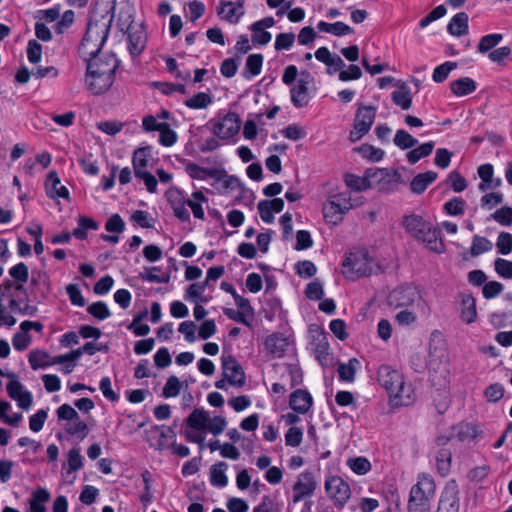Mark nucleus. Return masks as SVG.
Segmentation results:
<instances>
[{
    "label": "nucleus",
    "instance_id": "1",
    "mask_svg": "<svg viewBox=\"0 0 512 512\" xmlns=\"http://www.w3.org/2000/svg\"><path fill=\"white\" fill-rule=\"evenodd\" d=\"M227 425L224 416L212 414L204 408H195L186 419L184 437L186 441L203 447L208 433L218 436L225 431Z\"/></svg>",
    "mask_w": 512,
    "mask_h": 512
},
{
    "label": "nucleus",
    "instance_id": "2",
    "mask_svg": "<svg viewBox=\"0 0 512 512\" xmlns=\"http://www.w3.org/2000/svg\"><path fill=\"white\" fill-rule=\"evenodd\" d=\"M378 381L388 394L389 405L393 408L409 406L416 401L413 385L404 375L388 365L378 369Z\"/></svg>",
    "mask_w": 512,
    "mask_h": 512
},
{
    "label": "nucleus",
    "instance_id": "3",
    "mask_svg": "<svg viewBox=\"0 0 512 512\" xmlns=\"http://www.w3.org/2000/svg\"><path fill=\"white\" fill-rule=\"evenodd\" d=\"M86 62V88L95 95L107 92L113 85L118 59L115 55L106 53L102 54L100 58L90 59Z\"/></svg>",
    "mask_w": 512,
    "mask_h": 512
},
{
    "label": "nucleus",
    "instance_id": "4",
    "mask_svg": "<svg viewBox=\"0 0 512 512\" xmlns=\"http://www.w3.org/2000/svg\"><path fill=\"white\" fill-rule=\"evenodd\" d=\"M109 33V21L105 18L100 20H90L86 33L79 46V55L88 61L90 59L100 58L98 55L104 45Z\"/></svg>",
    "mask_w": 512,
    "mask_h": 512
},
{
    "label": "nucleus",
    "instance_id": "5",
    "mask_svg": "<svg viewBox=\"0 0 512 512\" xmlns=\"http://www.w3.org/2000/svg\"><path fill=\"white\" fill-rule=\"evenodd\" d=\"M374 263L368 253L363 250L349 252L342 263V274L345 278L355 280L373 272Z\"/></svg>",
    "mask_w": 512,
    "mask_h": 512
},
{
    "label": "nucleus",
    "instance_id": "6",
    "mask_svg": "<svg viewBox=\"0 0 512 512\" xmlns=\"http://www.w3.org/2000/svg\"><path fill=\"white\" fill-rule=\"evenodd\" d=\"M9 274L16 282L10 307L14 312H26L29 308V301L27 293L22 289V284L28 280V267L24 263H18L10 268Z\"/></svg>",
    "mask_w": 512,
    "mask_h": 512
},
{
    "label": "nucleus",
    "instance_id": "7",
    "mask_svg": "<svg viewBox=\"0 0 512 512\" xmlns=\"http://www.w3.org/2000/svg\"><path fill=\"white\" fill-rule=\"evenodd\" d=\"M213 134L220 140L234 142L241 127L240 117L235 112H228L210 120Z\"/></svg>",
    "mask_w": 512,
    "mask_h": 512
},
{
    "label": "nucleus",
    "instance_id": "8",
    "mask_svg": "<svg viewBox=\"0 0 512 512\" xmlns=\"http://www.w3.org/2000/svg\"><path fill=\"white\" fill-rule=\"evenodd\" d=\"M313 82L312 75L303 71L297 81L290 88V99L296 108L306 107L315 96V91L310 88Z\"/></svg>",
    "mask_w": 512,
    "mask_h": 512
},
{
    "label": "nucleus",
    "instance_id": "9",
    "mask_svg": "<svg viewBox=\"0 0 512 512\" xmlns=\"http://www.w3.org/2000/svg\"><path fill=\"white\" fill-rule=\"evenodd\" d=\"M447 364L448 354L446 342L441 333L433 332L428 344L427 365L431 369H438L441 366L446 368Z\"/></svg>",
    "mask_w": 512,
    "mask_h": 512
},
{
    "label": "nucleus",
    "instance_id": "10",
    "mask_svg": "<svg viewBox=\"0 0 512 512\" xmlns=\"http://www.w3.org/2000/svg\"><path fill=\"white\" fill-rule=\"evenodd\" d=\"M389 303L397 308H424L419 291L412 286L394 289L389 295Z\"/></svg>",
    "mask_w": 512,
    "mask_h": 512
},
{
    "label": "nucleus",
    "instance_id": "11",
    "mask_svg": "<svg viewBox=\"0 0 512 512\" xmlns=\"http://www.w3.org/2000/svg\"><path fill=\"white\" fill-rule=\"evenodd\" d=\"M376 108L373 106H359L357 109L353 129L350 131L349 139L352 142L359 141L366 135L374 123Z\"/></svg>",
    "mask_w": 512,
    "mask_h": 512
},
{
    "label": "nucleus",
    "instance_id": "12",
    "mask_svg": "<svg viewBox=\"0 0 512 512\" xmlns=\"http://www.w3.org/2000/svg\"><path fill=\"white\" fill-rule=\"evenodd\" d=\"M436 495V483L428 473H421L417 476L415 484L412 485L409 499L433 503Z\"/></svg>",
    "mask_w": 512,
    "mask_h": 512
},
{
    "label": "nucleus",
    "instance_id": "13",
    "mask_svg": "<svg viewBox=\"0 0 512 512\" xmlns=\"http://www.w3.org/2000/svg\"><path fill=\"white\" fill-rule=\"evenodd\" d=\"M325 491L336 507H343L351 496L349 484L339 476H330L326 479Z\"/></svg>",
    "mask_w": 512,
    "mask_h": 512
},
{
    "label": "nucleus",
    "instance_id": "14",
    "mask_svg": "<svg viewBox=\"0 0 512 512\" xmlns=\"http://www.w3.org/2000/svg\"><path fill=\"white\" fill-rule=\"evenodd\" d=\"M318 486L317 479L313 472H301L295 480L292 487L293 502L298 503L306 498L311 497Z\"/></svg>",
    "mask_w": 512,
    "mask_h": 512
},
{
    "label": "nucleus",
    "instance_id": "15",
    "mask_svg": "<svg viewBox=\"0 0 512 512\" xmlns=\"http://www.w3.org/2000/svg\"><path fill=\"white\" fill-rule=\"evenodd\" d=\"M368 178L372 188L380 191H388L398 182L400 174L396 170L387 168H371L368 169Z\"/></svg>",
    "mask_w": 512,
    "mask_h": 512
},
{
    "label": "nucleus",
    "instance_id": "16",
    "mask_svg": "<svg viewBox=\"0 0 512 512\" xmlns=\"http://www.w3.org/2000/svg\"><path fill=\"white\" fill-rule=\"evenodd\" d=\"M84 466V457L79 448H72L66 454V462L62 465V481L72 485L77 479L76 473Z\"/></svg>",
    "mask_w": 512,
    "mask_h": 512
},
{
    "label": "nucleus",
    "instance_id": "17",
    "mask_svg": "<svg viewBox=\"0 0 512 512\" xmlns=\"http://www.w3.org/2000/svg\"><path fill=\"white\" fill-rule=\"evenodd\" d=\"M264 347L273 358H281L294 350L292 340L280 333L269 335L264 341Z\"/></svg>",
    "mask_w": 512,
    "mask_h": 512
},
{
    "label": "nucleus",
    "instance_id": "18",
    "mask_svg": "<svg viewBox=\"0 0 512 512\" xmlns=\"http://www.w3.org/2000/svg\"><path fill=\"white\" fill-rule=\"evenodd\" d=\"M222 374L231 386L242 387L245 384V373L232 356L222 357Z\"/></svg>",
    "mask_w": 512,
    "mask_h": 512
},
{
    "label": "nucleus",
    "instance_id": "19",
    "mask_svg": "<svg viewBox=\"0 0 512 512\" xmlns=\"http://www.w3.org/2000/svg\"><path fill=\"white\" fill-rule=\"evenodd\" d=\"M275 25V19L271 16L262 18L250 25L251 40L255 46H266L272 40V34L267 31Z\"/></svg>",
    "mask_w": 512,
    "mask_h": 512
},
{
    "label": "nucleus",
    "instance_id": "20",
    "mask_svg": "<svg viewBox=\"0 0 512 512\" xmlns=\"http://www.w3.org/2000/svg\"><path fill=\"white\" fill-rule=\"evenodd\" d=\"M218 16L231 24H237L245 14L244 1H220L217 7Z\"/></svg>",
    "mask_w": 512,
    "mask_h": 512
},
{
    "label": "nucleus",
    "instance_id": "21",
    "mask_svg": "<svg viewBox=\"0 0 512 512\" xmlns=\"http://www.w3.org/2000/svg\"><path fill=\"white\" fill-rule=\"evenodd\" d=\"M151 146L137 148L132 155V166L134 173L149 171L157 163Z\"/></svg>",
    "mask_w": 512,
    "mask_h": 512
},
{
    "label": "nucleus",
    "instance_id": "22",
    "mask_svg": "<svg viewBox=\"0 0 512 512\" xmlns=\"http://www.w3.org/2000/svg\"><path fill=\"white\" fill-rule=\"evenodd\" d=\"M288 404L292 411L305 415L311 411L314 399L308 390L296 389L289 395Z\"/></svg>",
    "mask_w": 512,
    "mask_h": 512
},
{
    "label": "nucleus",
    "instance_id": "23",
    "mask_svg": "<svg viewBox=\"0 0 512 512\" xmlns=\"http://www.w3.org/2000/svg\"><path fill=\"white\" fill-rule=\"evenodd\" d=\"M210 185L219 194H228L240 188V181L237 177L228 175L224 170L217 168Z\"/></svg>",
    "mask_w": 512,
    "mask_h": 512
},
{
    "label": "nucleus",
    "instance_id": "24",
    "mask_svg": "<svg viewBox=\"0 0 512 512\" xmlns=\"http://www.w3.org/2000/svg\"><path fill=\"white\" fill-rule=\"evenodd\" d=\"M477 174L480 178L478 190L481 192L497 189L502 185V179L494 176V167L490 163L481 164L477 168Z\"/></svg>",
    "mask_w": 512,
    "mask_h": 512
},
{
    "label": "nucleus",
    "instance_id": "25",
    "mask_svg": "<svg viewBox=\"0 0 512 512\" xmlns=\"http://www.w3.org/2000/svg\"><path fill=\"white\" fill-rule=\"evenodd\" d=\"M10 377L11 380L6 387L9 397L16 401L20 408L29 409L31 405L30 392L14 376Z\"/></svg>",
    "mask_w": 512,
    "mask_h": 512
},
{
    "label": "nucleus",
    "instance_id": "26",
    "mask_svg": "<svg viewBox=\"0 0 512 512\" xmlns=\"http://www.w3.org/2000/svg\"><path fill=\"white\" fill-rule=\"evenodd\" d=\"M168 201L171 205L174 215L181 221H188L190 213L187 209V199L179 189H171L167 193Z\"/></svg>",
    "mask_w": 512,
    "mask_h": 512
},
{
    "label": "nucleus",
    "instance_id": "27",
    "mask_svg": "<svg viewBox=\"0 0 512 512\" xmlns=\"http://www.w3.org/2000/svg\"><path fill=\"white\" fill-rule=\"evenodd\" d=\"M284 208V200L282 198H273L271 200L260 201L257 210L261 220L267 224L274 222V215L280 213Z\"/></svg>",
    "mask_w": 512,
    "mask_h": 512
},
{
    "label": "nucleus",
    "instance_id": "28",
    "mask_svg": "<svg viewBox=\"0 0 512 512\" xmlns=\"http://www.w3.org/2000/svg\"><path fill=\"white\" fill-rule=\"evenodd\" d=\"M44 185L45 191L50 198L69 200V191L61 184L60 178L55 171L48 173Z\"/></svg>",
    "mask_w": 512,
    "mask_h": 512
},
{
    "label": "nucleus",
    "instance_id": "29",
    "mask_svg": "<svg viewBox=\"0 0 512 512\" xmlns=\"http://www.w3.org/2000/svg\"><path fill=\"white\" fill-rule=\"evenodd\" d=\"M207 287L209 286L204 281L194 282L185 289L183 297L190 303L210 302L212 296L205 294Z\"/></svg>",
    "mask_w": 512,
    "mask_h": 512
},
{
    "label": "nucleus",
    "instance_id": "30",
    "mask_svg": "<svg viewBox=\"0 0 512 512\" xmlns=\"http://www.w3.org/2000/svg\"><path fill=\"white\" fill-rule=\"evenodd\" d=\"M330 198L336 202V205L341 208L344 214L353 208L361 206L364 202L363 197H353L352 193L347 191L331 195Z\"/></svg>",
    "mask_w": 512,
    "mask_h": 512
},
{
    "label": "nucleus",
    "instance_id": "31",
    "mask_svg": "<svg viewBox=\"0 0 512 512\" xmlns=\"http://www.w3.org/2000/svg\"><path fill=\"white\" fill-rule=\"evenodd\" d=\"M458 492L454 488H446L441 495L438 512H459Z\"/></svg>",
    "mask_w": 512,
    "mask_h": 512
},
{
    "label": "nucleus",
    "instance_id": "32",
    "mask_svg": "<svg viewBox=\"0 0 512 512\" xmlns=\"http://www.w3.org/2000/svg\"><path fill=\"white\" fill-rule=\"evenodd\" d=\"M146 44V33L142 28H130L128 31V49L132 56H138Z\"/></svg>",
    "mask_w": 512,
    "mask_h": 512
},
{
    "label": "nucleus",
    "instance_id": "33",
    "mask_svg": "<svg viewBox=\"0 0 512 512\" xmlns=\"http://www.w3.org/2000/svg\"><path fill=\"white\" fill-rule=\"evenodd\" d=\"M322 214L325 222L332 226L340 224L345 215L341 208H339V206L336 205V202L333 201L330 197L322 206Z\"/></svg>",
    "mask_w": 512,
    "mask_h": 512
},
{
    "label": "nucleus",
    "instance_id": "34",
    "mask_svg": "<svg viewBox=\"0 0 512 512\" xmlns=\"http://www.w3.org/2000/svg\"><path fill=\"white\" fill-rule=\"evenodd\" d=\"M479 435L478 428L470 423H460L453 428L452 436L466 444L472 443Z\"/></svg>",
    "mask_w": 512,
    "mask_h": 512
},
{
    "label": "nucleus",
    "instance_id": "35",
    "mask_svg": "<svg viewBox=\"0 0 512 512\" xmlns=\"http://www.w3.org/2000/svg\"><path fill=\"white\" fill-rule=\"evenodd\" d=\"M468 15L465 12L455 14L447 25V31L455 37H461L468 33Z\"/></svg>",
    "mask_w": 512,
    "mask_h": 512
},
{
    "label": "nucleus",
    "instance_id": "36",
    "mask_svg": "<svg viewBox=\"0 0 512 512\" xmlns=\"http://www.w3.org/2000/svg\"><path fill=\"white\" fill-rule=\"evenodd\" d=\"M403 223L405 229L417 239H419V237L425 233V230H427L431 225L430 222L417 215H409L405 217Z\"/></svg>",
    "mask_w": 512,
    "mask_h": 512
},
{
    "label": "nucleus",
    "instance_id": "37",
    "mask_svg": "<svg viewBox=\"0 0 512 512\" xmlns=\"http://www.w3.org/2000/svg\"><path fill=\"white\" fill-rule=\"evenodd\" d=\"M217 168L202 167L198 164L189 162L185 166L186 173L194 180L212 181Z\"/></svg>",
    "mask_w": 512,
    "mask_h": 512
},
{
    "label": "nucleus",
    "instance_id": "38",
    "mask_svg": "<svg viewBox=\"0 0 512 512\" xmlns=\"http://www.w3.org/2000/svg\"><path fill=\"white\" fill-rule=\"evenodd\" d=\"M360 367L361 364L357 358H351L346 363H340L337 369L339 380L348 383L354 382L356 371Z\"/></svg>",
    "mask_w": 512,
    "mask_h": 512
},
{
    "label": "nucleus",
    "instance_id": "39",
    "mask_svg": "<svg viewBox=\"0 0 512 512\" xmlns=\"http://www.w3.org/2000/svg\"><path fill=\"white\" fill-rule=\"evenodd\" d=\"M345 185L352 191L363 192L371 189V185L368 178V169L365 171L363 176H359L353 173H347L344 176Z\"/></svg>",
    "mask_w": 512,
    "mask_h": 512
},
{
    "label": "nucleus",
    "instance_id": "40",
    "mask_svg": "<svg viewBox=\"0 0 512 512\" xmlns=\"http://www.w3.org/2000/svg\"><path fill=\"white\" fill-rule=\"evenodd\" d=\"M317 29L320 32L328 33L337 37L349 35L353 32V29L349 25L341 21L334 23L319 21L317 23Z\"/></svg>",
    "mask_w": 512,
    "mask_h": 512
},
{
    "label": "nucleus",
    "instance_id": "41",
    "mask_svg": "<svg viewBox=\"0 0 512 512\" xmlns=\"http://www.w3.org/2000/svg\"><path fill=\"white\" fill-rule=\"evenodd\" d=\"M477 318L476 301L470 294H464L461 299V319L467 323H473Z\"/></svg>",
    "mask_w": 512,
    "mask_h": 512
},
{
    "label": "nucleus",
    "instance_id": "42",
    "mask_svg": "<svg viewBox=\"0 0 512 512\" xmlns=\"http://www.w3.org/2000/svg\"><path fill=\"white\" fill-rule=\"evenodd\" d=\"M419 240L424 242L426 244V247L435 253H442L444 251V244L439 239L437 230L433 227L431 224L430 227L425 230V233H423Z\"/></svg>",
    "mask_w": 512,
    "mask_h": 512
},
{
    "label": "nucleus",
    "instance_id": "43",
    "mask_svg": "<svg viewBox=\"0 0 512 512\" xmlns=\"http://www.w3.org/2000/svg\"><path fill=\"white\" fill-rule=\"evenodd\" d=\"M437 179V173L427 171L416 175L410 183V189L413 193L421 194L426 188Z\"/></svg>",
    "mask_w": 512,
    "mask_h": 512
},
{
    "label": "nucleus",
    "instance_id": "44",
    "mask_svg": "<svg viewBox=\"0 0 512 512\" xmlns=\"http://www.w3.org/2000/svg\"><path fill=\"white\" fill-rule=\"evenodd\" d=\"M282 382H284L289 388H293L299 385L303 380V374L298 364L291 363L285 365L284 372L281 376Z\"/></svg>",
    "mask_w": 512,
    "mask_h": 512
},
{
    "label": "nucleus",
    "instance_id": "45",
    "mask_svg": "<svg viewBox=\"0 0 512 512\" xmlns=\"http://www.w3.org/2000/svg\"><path fill=\"white\" fill-rule=\"evenodd\" d=\"M228 465L225 462L214 464L210 470V483L218 488H224L228 484L226 471Z\"/></svg>",
    "mask_w": 512,
    "mask_h": 512
},
{
    "label": "nucleus",
    "instance_id": "46",
    "mask_svg": "<svg viewBox=\"0 0 512 512\" xmlns=\"http://www.w3.org/2000/svg\"><path fill=\"white\" fill-rule=\"evenodd\" d=\"M355 151L363 159L372 163L380 162L385 156V151L383 149L368 143L362 144L361 146L357 147Z\"/></svg>",
    "mask_w": 512,
    "mask_h": 512
},
{
    "label": "nucleus",
    "instance_id": "47",
    "mask_svg": "<svg viewBox=\"0 0 512 512\" xmlns=\"http://www.w3.org/2000/svg\"><path fill=\"white\" fill-rule=\"evenodd\" d=\"M450 89L457 97H463L476 90V83L473 79L464 77L451 82Z\"/></svg>",
    "mask_w": 512,
    "mask_h": 512
},
{
    "label": "nucleus",
    "instance_id": "48",
    "mask_svg": "<svg viewBox=\"0 0 512 512\" xmlns=\"http://www.w3.org/2000/svg\"><path fill=\"white\" fill-rule=\"evenodd\" d=\"M64 431L69 436L82 441L88 435V426L80 419V417H77L76 419L65 423Z\"/></svg>",
    "mask_w": 512,
    "mask_h": 512
},
{
    "label": "nucleus",
    "instance_id": "49",
    "mask_svg": "<svg viewBox=\"0 0 512 512\" xmlns=\"http://www.w3.org/2000/svg\"><path fill=\"white\" fill-rule=\"evenodd\" d=\"M207 203V198L201 191H195L191 194L190 198L187 199V207H189L197 219H204L205 212L203 205Z\"/></svg>",
    "mask_w": 512,
    "mask_h": 512
},
{
    "label": "nucleus",
    "instance_id": "50",
    "mask_svg": "<svg viewBox=\"0 0 512 512\" xmlns=\"http://www.w3.org/2000/svg\"><path fill=\"white\" fill-rule=\"evenodd\" d=\"M32 329V322L24 321L20 325V332L16 333L12 339V344L15 350L23 351L29 345L30 338L28 332Z\"/></svg>",
    "mask_w": 512,
    "mask_h": 512
},
{
    "label": "nucleus",
    "instance_id": "51",
    "mask_svg": "<svg viewBox=\"0 0 512 512\" xmlns=\"http://www.w3.org/2000/svg\"><path fill=\"white\" fill-rule=\"evenodd\" d=\"M263 61L264 57L262 54L249 55L245 63L244 76L246 78L258 76L261 73Z\"/></svg>",
    "mask_w": 512,
    "mask_h": 512
},
{
    "label": "nucleus",
    "instance_id": "52",
    "mask_svg": "<svg viewBox=\"0 0 512 512\" xmlns=\"http://www.w3.org/2000/svg\"><path fill=\"white\" fill-rule=\"evenodd\" d=\"M346 465L356 475H366L372 469L371 462L364 456L350 457L346 461Z\"/></svg>",
    "mask_w": 512,
    "mask_h": 512
},
{
    "label": "nucleus",
    "instance_id": "53",
    "mask_svg": "<svg viewBox=\"0 0 512 512\" xmlns=\"http://www.w3.org/2000/svg\"><path fill=\"white\" fill-rule=\"evenodd\" d=\"M98 224L92 219L85 216H81L78 219V225L73 230L72 235L76 239H85L89 230H97Z\"/></svg>",
    "mask_w": 512,
    "mask_h": 512
},
{
    "label": "nucleus",
    "instance_id": "54",
    "mask_svg": "<svg viewBox=\"0 0 512 512\" xmlns=\"http://www.w3.org/2000/svg\"><path fill=\"white\" fill-rule=\"evenodd\" d=\"M504 201V194L500 191H486L480 199L482 208L491 210Z\"/></svg>",
    "mask_w": 512,
    "mask_h": 512
},
{
    "label": "nucleus",
    "instance_id": "55",
    "mask_svg": "<svg viewBox=\"0 0 512 512\" xmlns=\"http://www.w3.org/2000/svg\"><path fill=\"white\" fill-rule=\"evenodd\" d=\"M213 100L210 94L199 92L191 98L185 100V105L190 109H205L212 104Z\"/></svg>",
    "mask_w": 512,
    "mask_h": 512
},
{
    "label": "nucleus",
    "instance_id": "56",
    "mask_svg": "<svg viewBox=\"0 0 512 512\" xmlns=\"http://www.w3.org/2000/svg\"><path fill=\"white\" fill-rule=\"evenodd\" d=\"M434 143L426 142L407 153V160L411 164L417 163L420 159L430 155L433 151Z\"/></svg>",
    "mask_w": 512,
    "mask_h": 512
},
{
    "label": "nucleus",
    "instance_id": "57",
    "mask_svg": "<svg viewBox=\"0 0 512 512\" xmlns=\"http://www.w3.org/2000/svg\"><path fill=\"white\" fill-rule=\"evenodd\" d=\"M11 404L7 401L0 400V420L10 426H17L22 419V415L18 413L9 414Z\"/></svg>",
    "mask_w": 512,
    "mask_h": 512
},
{
    "label": "nucleus",
    "instance_id": "58",
    "mask_svg": "<svg viewBox=\"0 0 512 512\" xmlns=\"http://www.w3.org/2000/svg\"><path fill=\"white\" fill-rule=\"evenodd\" d=\"M392 99L396 105L407 110L412 105V97L409 88L402 86L392 93Z\"/></svg>",
    "mask_w": 512,
    "mask_h": 512
},
{
    "label": "nucleus",
    "instance_id": "59",
    "mask_svg": "<svg viewBox=\"0 0 512 512\" xmlns=\"http://www.w3.org/2000/svg\"><path fill=\"white\" fill-rule=\"evenodd\" d=\"M503 40V35L500 33H491L481 37L478 43V51L482 54L490 51Z\"/></svg>",
    "mask_w": 512,
    "mask_h": 512
},
{
    "label": "nucleus",
    "instance_id": "60",
    "mask_svg": "<svg viewBox=\"0 0 512 512\" xmlns=\"http://www.w3.org/2000/svg\"><path fill=\"white\" fill-rule=\"evenodd\" d=\"M493 248V243L485 237L474 236L470 248L472 256H478L483 253L489 252Z\"/></svg>",
    "mask_w": 512,
    "mask_h": 512
},
{
    "label": "nucleus",
    "instance_id": "61",
    "mask_svg": "<svg viewBox=\"0 0 512 512\" xmlns=\"http://www.w3.org/2000/svg\"><path fill=\"white\" fill-rule=\"evenodd\" d=\"M217 333V325L214 319H205L197 326V339L207 340Z\"/></svg>",
    "mask_w": 512,
    "mask_h": 512
},
{
    "label": "nucleus",
    "instance_id": "62",
    "mask_svg": "<svg viewBox=\"0 0 512 512\" xmlns=\"http://www.w3.org/2000/svg\"><path fill=\"white\" fill-rule=\"evenodd\" d=\"M394 144L402 150L414 147L418 141L405 130H398L394 137Z\"/></svg>",
    "mask_w": 512,
    "mask_h": 512
},
{
    "label": "nucleus",
    "instance_id": "63",
    "mask_svg": "<svg viewBox=\"0 0 512 512\" xmlns=\"http://www.w3.org/2000/svg\"><path fill=\"white\" fill-rule=\"evenodd\" d=\"M492 219L504 227L512 225V207L502 206L491 215Z\"/></svg>",
    "mask_w": 512,
    "mask_h": 512
},
{
    "label": "nucleus",
    "instance_id": "64",
    "mask_svg": "<svg viewBox=\"0 0 512 512\" xmlns=\"http://www.w3.org/2000/svg\"><path fill=\"white\" fill-rule=\"evenodd\" d=\"M494 270L503 279H512V261L497 258L494 261Z\"/></svg>",
    "mask_w": 512,
    "mask_h": 512
}]
</instances>
